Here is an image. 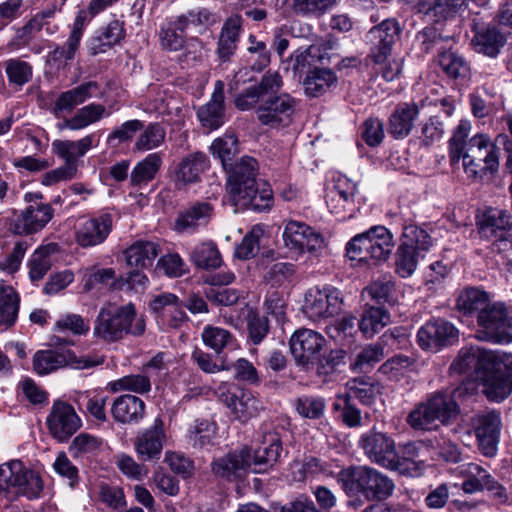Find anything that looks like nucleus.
Here are the masks:
<instances>
[{
  "label": "nucleus",
  "instance_id": "nucleus-1",
  "mask_svg": "<svg viewBox=\"0 0 512 512\" xmlns=\"http://www.w3.org/2000/svg\"><path fill=\"white\" fill-rule=\"evenodd\" d=\"M210 150L213 156L221 161L224 169L230 172L226 187L228 202L236 208L258 212L267 211L272 207V190L269 187L260 189L256 182L257 161L245 156L239 162L233 163L239 152L238 140L234 134L216 138Z\"/></svg>",
  "mask_w": 512,
  "mask_h": 512
},
{
  "label": "nucleus",
  "instance_id": "nucleus-2",
  "mask_svg": "<svg viewBox=\"0 0 512 512\" xmlns=\"http://www.w3.org/2000/svg\"><path fill=\"white\" fill-rule=\"evenodd\" d=\"M145 328V319L137 314L134 304L108 303L100 309L93 333L106 342H115L126 335L141 336Z\"/></svg>",
  "mask_w": 512,
  "mask_h": 512
},
{
  "label": "nucleus",
  "instance_id": "nucleus-3",
  "mask_svg": "<svg viewBox=\"0 0 512 512\" xmlns=\"http://www.w3.org/2000/svg\"><path fill=\"white\" fill-rule=\"evenodd\" d=\"M460 414V406L447 391H436L419 402L408 413L407 424L417 431L437 430L440 425L447 426Z\"/></svg>",
  "mask_w": 512,
  "mask_h": 512
},
{
  "label": "nucleus",
  "instance_id": "nucleus-4",
  "mask_svg": "<svg viewBox=\"0 0 512 512\" xmlns=\"http://www.w3.org/2000/svg\"><path fill=\"white\" fill-rule=\"evenodd\" d=\"M512 392V354L482 348V394L491 402H502Z\"/></svg>",
  "mask_w": 512,
  "mask_h": 512
},
{
  "label": "nucleus",
  "instance_id": "nucleus-5",
  "mask_svg": "<svg viewBox=\"0 0 512 512\" xmlns=\"http://www.w3.org/2000/svg\"><path fill=\"white\" fill-rule=\"evenodd\" d=\"M337 482L348 496L361 493L367 499H387L394 489V483L386 475L361 465L342 469L337 475Z\"/></svg>",
  "mask_w": 512,
  "mask_h": 512
},
{
  "label": "nucleus",
  "instance_id": "nucleus-6",
  "mask_svg": "<svg viewBox=\"0 0 512 512\" xmlns=\"http://www.w3.org/2000/svg\"><path fill=\"white\" fill-rule=\"evenodd\" d=\"M393 246L392 233L384 226H373L366 232L355 235L347 243L346 253L351 260L385 261Z\"/></svg>",
  "mask_w": 512,
  "mask_h": 512
},
{
  "label": "nucleus",
  "instance_id": "nucleus-7",
  "mask_svg": "<svg viewBox=\"0 0 512 512\" xmlns=\"http://www.w3.org/2000/svg\"><path fill=\"white\" fill-rule=\"evenodd\" d=\"M482 341L507 345L512 342V307L491 302L482 291Z\"/></svg>",
  "mask_w": 512,
  "mask_h": 512
},
{
  "label": "nucleus",
  "instance_id": "nucleus-8",
  "mask_svg": "<svg viewBox=\"0 0 512 512\" xmlns=\"http://www.w3.org/2000/svg\"><path fill=\"white\" fill-rule=\"evenodd\" d=\"M472 125L469 120L463 119L453 131L449 139V157L451 164L463 160V169L468 178L477 180L479 176L480 135H470Z\"/></svg>",
  "mask_w": 512,
  "mask_h": 512
},
{
  "label": "nucleus",
  "instance_id": "nucleus-9",
  "mask_svg": "<svg viewBox=\"0 0 512 512\" xmlns=\"http://www.w3.org/2000/svg\"><path fill=\"white\" fill-rule=\"evenodd\" d=\"M43 490L40 474L21 461L12 460L0 466V492H11L28 499L37 498Z\"/></svg>",
  "mask_w": 512,
  "mask_h": 512
},
{
  "label": "nucleus",
  "instance_id": "nucleus-10",
  "mask_svg": "<svg viewBox=\"0 0 512 512\" xmlns=\"http://www.w3.org/2000/svg\"><path fill=\"white\" fill-rule=\"evenodd\" d=\"M342 299L340 291L330 285L312 287L304 297L302 311L311 321H321L332 318L341 310Z\"/></svg>",
  "mask_w": 512,
  "mask_h": 512
},
{
  "label": "nucleus",
  "instance_id": "nucleus-11",
  "mask_svg": "<svg viewBox=\"0 0 512 512\" xmlns=\"http://www.w3.org/2000/svg\"><path fill=\"white\" fill-rule=\"evenodd\" d=\"M285 246L298 255L319 256L326 247L324 236L304 222L289 220L283 231Z\"/></svg>",
  "mask_w": 512,
  "mask_h": 512
},
{
  "label": "nucleus",
  "instance_id": "nucleus-12",
  "mask_svg": "<svg viewBox=\"0 0 512 512\" xmlns=\"http://www.w3.org/2000/svg\"><path fill=\"white\" fill-rule=\"evenodd\" d=\"M113 223V215L108 211L83 216L75 228V242L85 249L101 245L110 235Z\"/></svg>",
  "mask_w": 512,
  "mask_h": 512
},
{
  "label": "nucleus",
  "instance_id": "nucleus-13",
  "mask_svg": "<svg viewBox=\"0 0 512 512\" xmlns=\"http://www.w3.org/2000/svg\"><path fill=\"white\" fill-rule=\"evenodd\" d=\"M217 395L234 417L241 422L256 417L263 409L261 401L251 391L235 385H221L217 389Z\"/></svg>",
  "mask_w": 512,
  "mask_h": 512
},
{
  "label": "nucleus",
  "instance_id": "nucleus-14",
  "mask_svg": "<svg viewBox=\"0 0 512 512\" xmlns=\"http://www.w3.org/2000/svg\"><path fill=\"white\" fill-rule=\"evenodd\" d=\"M459 332L450 322L436 319L426 322L417 332V342L426 351L438 352L458 342Z\"/></svg>",
  "mask_w": 512,
  "mask_h": 512
},
{
  "label": "nucleus",
  "instance_id": "nucleus-15",
  "mask_svg": "<svg viewBox=\"0 0 512 512\" xmlns=\"http://www.w3.org/2000/svg\"><path fill=\"white\" fill-rule=\"evenodd\" d=\"M51 436L58 442H66L81 427L82 422L73 406L56 400L46 418Z\"/></svg>",
  "mask_w": 512,
  "mask_h": 512
},
{
  "label": "nucleus",
  "instance_id": "nucleus-16",
  "mask_svg": "<svg viewBox=\"0 0 512 512\" xmlns=\"http://www.w3.org/2000/svg\"><path fill=\"white\" fill-rule=\"evenodd\" d=\"M359 446L373 463L388 469L397 467L398 453L395 442L387 434L369 431L361 436Z\"/></svg>",
  "mask_w": 512,
  "mask_h": 512
},
{
  "label": "nucleus",
  "instance_id": "nucleus-17",
  "mask_svg": "<svg viewBox=\"0 0 512 512\" xmlns=\"http://www.w3.org/2000/svg\"><path fill=\"white\" fill-rule=\"evenodd\" d=\"M295 100L287 93L268 97L257 108L258 120L271 127L287 126L295 112Z\"/></svg>",
  "mask_w": 512,
  "mask_h": 512
},
{
  "label": "nucleus",
  "instance_id": "nucleus-18",
  "mask_svg": "<svg viewBox=\"0 0 512 512\" xmlns=\"http://www.w3.org/2000/svg\"><path fill=\"white\" fill-rule=\"evenodd\" d=\"M53 208L46 203H35L14 213L10 229L15 234H32L43 229L53 217Z\"/></svg>",
  "mask_w": 512,
  "mask_h": 512
},
{
  "label": "nucleus",
  "instance_id": "nucleus-19",
  "mask_svg": "<svg viewBox=\"0 0 512 512\" xmlns=\"http://www.w3.org/2000/svg\"><path fill=\"white\" fill-rule=\"evenodd\" d=\"M325 344L326 340L322 334L307 328L296 330L290 338L291 353L301 364H308L316 360Z\"/></svg>",
  "mask_w": 512,
  "mask_h": 512
},
{
  "label": "nucleus",
  "instance_id": "nucleus-20",
  "mask_svg": "<svg viewBox=\"0 0 512 512\" xmlns=\"http://www.w3.org/2000/svg\"><path fill=\"white\" fill-rule=\"evenodd\" d=\"M166 440L163 420L157 417L150 427L138 433L134 442L135 451L143 461L157 460L161 456Z\"/></svg>",
  "mask_w": 512,
  "mask_h": 512
},
{
  "label": "nucleus",
  "instance_id": "nucleus-21",
  "mask_svg": "<svg viewBox=\"0 0 512 512\" xmlns=\"http://www.w3.org/2000/svg\"><path fill=\"white\" fill-rule=\"evenodd\" d=\"M400 28L395 20H384L373 27L367 34L371 43V56L375 63H384L392 50V46L399 38Z\"/></svg>",
  "mask_w": 512,
  "mask_h": 512
},
{
  "label": "nucleus",
  "instance_id": "nucleus-22",
  "mask_svg": "<svg viewBox=\"0 0 512 512\" xmlns=\"http://www.w3.org/2000/svg\"><path fill=\"white\" fill-rule=\"evenodd\" d=\"M95 134H88L78 140H54L52 149L64 163L78 171L80 159L92 148L98 145Z\"/></svg>",
  "mask_w": 512,
  "mask_h": 512
},
{
  "label": "nucleus",
  "instance_id": "nucleus-23",
  "mask_svg": "<svg viewBox=\"0 0 512 512\" xmlns=\"http://www.w3.org/2000/svg\"><path fill=\"white\" fill-rule=\"evenodd\" d=\"M250 465L251 454L248 448L243 447L215 459L211 464V469L215 476L231 480L240 477Z\"/></svg>",
  "mask_w": 512,
  "mask_h": 512
},
{
  "label": "nucleus",
  "instance_id": "nucleus-24",
  "mask_svg": "<svg viewBox=\"0 0 512 512\" xmlns=\"http://www.w3.org/2000/svg\"><path fill=\"white\" fill-rule=\"evenodd\" d=\"M201 125L209 131L218 129L224 123V83L216 81L210 101L197 111Z\"/></svg>",
  "mask_w": 512,
  "mask_h": 512
},
{
  "label": "nucleus",
  "instance_id": "nucleus-25",
  "mask_svg": "<svg viewBox=\"0 0 512 512\" xmlns=\"http://www.w3.org/2000/svg\"><path fill=\"white\" fill-rule=\"evenodd\" d=\"M209 168V159L202 152L191 153L181 159L175 170L178 187L200 181L201 175Z\"/></svg>",
  "mask_w": 512,
  "mask_h": 512
},
{
  "label": "nucleus",
  "instance_id": "nucleus-26",
  "mask_svg": "<svg viewBox=\"0 0 512 512\" xmlns=\"http://www.w3.org/2000/svg\"><path fill=\"white\" fill-rule=\"evenodd\" d=\"M111 414L118 423L137 424L144 418L145 403L137 396L121 395L113 401Z\"/></svg>",
  "mask_w": 512,
  "mask_h": 512
},
{
  "label": "nucleus",
  "instance_id": "nucleus-27",
  "mask_svg": "<svg viewBox=\"0 0 512 512\" xmlns=\"http://www.w3.org/2000/svg\"><path fill=\"white\" fill-rule=\"evenodd\" d=\"M98 90L99 84L96 81H87L62 92L54 103L55 115L59 116L63 112H72L75 107L95 96Z\"/></svg>",
  "mask_w": 512,
  "mask_h": 512
},
{
  "label": "nucleus",
  "instance_id": "nucleus-28",
  "mask_svg": "<svg viewBox=\"0 0 512 512\" xmlns=\"http://www.w3.org/2000/svg\"><path fill=\"white\" fill-rule=\"evenodd\" d=\"M98 90L99 84L96 81H87L62 92L54 103L55 115L59 116L63 112H72L75 107L95 96Z\"/></svg>",
  "mask_w": 512,
  "mask_h": 512
},
{
  "label": "nucleus",
  "instance_id": "nucleus-29",
  "mask_svg": "<svg viewBox=\"0 0 512 512\" xmlns=\"http://www.w3.org/2000/svg\"><path fill=\"white\" fill-rule=\"evenodd\" d=\"M126 36L125 23L119 19L111 20L98 31L89 42V51L92 55L105 53L115 45L121 43Z\"/></svg>",
  "mask_w": 512,
  "mask_h": 512
},
{
  "label": "nucleus",
  "instance_id": "nucleus-30",
  "mask_svg": "<svg viewBox=\"0 0 512 512\" xmlns=\"http://www.w3.org/2000/svg\"><path fill=\"white\" fill-rule=\"evenodd\" d=\"M282 452V443L276 432L264 433L261 444L254 451L251 461L255 466V472L265 471L272 467L279 459Z\"/></svg>",
  "mask_w": 512,
  "mask_h": 512
},
{
  "label": "nucleus",
  "instance_id": "nucleus-31",
  "mask_svg": "<svg viewBox=\"0 0 512 512\" xmlns=\"http://www.w3.org/2000/svg\"><path fill=\"white\" fill-rule=\"evenodd\" d=\"M419 108L416 103L398 105L389 118V133L396 139L407 137L419 115Z\"/></svg>",
  "mask_w": 512,
  "mask_h": 512
},
{
  "label": "nucleus",
  "instance_id": "nucleus-32",
  "mask_svg": "<svg viewBox=\"0 0 512 512\" xmlns=\"http://www.w3.org/2000/svg\"><path fill=\"white\" fill-rule=\"evenodd\" d=\"M501 432V416L496 410L482 413V455L494 457L498 451Z\"/></svg>",
  "mask_w": 512,
  "mask_h": 512
},
{
  "label": "nucleus",
  "instance_id": "nucleus-33",
  "mask_svg": "<svg viewBox=\"0 0 512 512\" xmlns=\"http://www.w3.org/2000/svg\"><path fill=\"white\" fill-rule=\"evenodd\" d=\"M159 251V246L155 242L138 240L124 251V255L129 267L146 269L153 265Z\"/></svg>",
  "mask_w": 512,
  "mask_h": 512
},
{
  "label": "nucleus",
  "instance_id": "nucleus-34",
  "mask_svg": "<svg viewBox=\"0 0 512 512\" xmlns=\"http://www.w3.org/2000/svg\"><path fill=\"white\" fill-rule=\"evenodd\" d=\"M242 26V19L238 15L229 17L220 33L217 53L223 61H228L237 49L239 34Z\"/></svg>",
  "mask_w": 512,
  "mask_h": 512
},
{
  "label": "nucleus",
  "instance_id": "nucleus-35",
  "mask_svg": "<svg viewBox=\"0 0 512 512\" xmlns=\"http://www.w3.org/2000/svg\"><path fill=\"white\" fill-rule=\"evenodd\" d=\"M108 116L109 112L103 104L93 102L83 106L71 118L66 119L63 127L71 131H80Z\"/></svg>",
  "mask_w": 512,
  "mask_h": 512
},
{
  "label": "nucleus",
  "instance_id": "nucleus-36",
  "mask_svg": "<svg viewBox=\"0 0 512 512\" xmlns=\"http://www.w3.org/2000/svg\"><path fill=\"white\" fill-rule=\"evenodd\" d=\"M449 369L452 373L462 375L465 378L479 377L480 347L472 345L462 347Z\"/></svg>",
  "mask_w": 512,
  "mask_h": 512
},
{
  "label": "nucleus",
  "instance_id": "nucleus-37",
  "mask_svg": "<svg viewBox=\"0 0 512 512\" xmlns=\"http://www.w3.org/2000/svg\"><path fill=\"white\" fill-rule=\"evenodd\" d=\"M337 76L330 69L314 68L309 70L304 81V91L309 97H319L336 85Z\"/></svg>",
  "mask_w": 512,
  "mask_h": 512
},
{
  "label": "nucleus",
  "instance_id": "nucleus-38",
  "mask_svg": "<svg viewBox=\"0 0 512 512\" xmlns=\"http://www.w3.org/2000/svg\"><path fill=\"white\" fill-rule=\"evenodd\" d=\"M212 215V207L207 202H200L190 206L176 221L178 231H193L199 226L206 225Z\"/></svg>",
  "mask_w": 512,
  "mask_h": 512
},
{
  "label": "nucleus",
  "instance_id": "nucleus-39",
  "mask_svg": "<svg viewBox=\"0 0 512 512\" xmlns=\"http://www.w3.org/2000/svg\"><path fill=\"white\" fill-rule=\"evenodd\" d=\"M20 305V297L12 286L0 283V327L15 324Z\"/></svg>",
  "mask_w": 512,
  "mask_h": 512
},
{
  "label": "nucleus",
  "instance_id": "nucleus-40",
  "mask_svg": "<svg viewBox=\"0 0 512 512\" xmlns=\"http://www.w3.org/2000/svg\"><path fill=\"white\" fill-rule=\"evenodd\" d=\"M423 445L420 442H409L402 446L398 454L397 467H391V470H397L400 473L417 475L423 466V460H420Z\"/></svg>",
  "mask_w": 512,
  "mask_h": 512
},
{
  "label": "nucleus",
  "instance_id": "nucleus-41",
  "mask_svg": "<svg viewBox=\"0 0 512 512\" xmlns=\"http://www.w3.org/2000/svg\"><path fill=\"white\" fill-rule=\"evenodd\" d=\"M58 249L57 244L51 243L39 247L29 260V276L32 281H39L47 274L52 266V254Z\"/></svg>",
  "mask_w": 512,
  "mask_h": 512
},
{
  "label": "nucleus",
  "instance_id": "nucleus-42",
  "mask_svg": "<svg viewBox=\"0 0 512 512\" xmlns=\"http://www.w3.org/2000/svg\"><path fill=\"white\" fill-rule=\"evenodd\" d=\"M180 32L193 28L197 33H203L214 22V15L206 8L191 9L177 17Z\"/></svg>",
  "mask_w": 512,
  "mask_h": 512
},
{
  "label": "nucleus",
  "instance_id": "nucleus-43",
  "mask_svg": "<svg viewBox=\"0 0 512 512\" xmlns=\"http://www.w3.org/2000/svg\"><path fill=\"white\" fill-rule=\"evenodd\" d=\"M319 53L320 49L314 44L307 48H298L295 50L288 60L293 76L296 77L298 75L301 77L304 72L312 70L311 68L321 59Z\"/></svg>",
  "mask_w": 512,
  "mask_h": 512
},
{
  "label": "nucleus",
  "instance_id": "nucleus-44",
  "mask_svg": "<svg viewBox=\"0 0 512 512\" xmlns=\"http://www.w3.org/2000/svg\"><path fill=\"white\" fill-rule=\"evenodd\" d=\"M66 364V356L55 350H39L32 361L33 371L40 376L50 374Z\"/></svg>",
  "mask_w": 512,
  "mask_h": 512
},
{
  "label": "nucleus",
  "instance_id": "nucleus-45",
  "mask_svg": "<svg viewBox=\"0 0 512 512\" xmlns=\"http://www.w3.org/2000/svg\"><path fill=\"white\" fill-rule=\"evenodd\" d=\"M191 261L199 268H218L222 258L217 246L209 241L197 244L190 252Z\"/></svg>",
  "mask_w": 512,
  "mask_h": 512
},
{
  "label": "nucleus",
  "instance_id": "nucleus-46",
  "mask_svg": "<svg viewBox=\"0 0 512 512\" xmlns=\"http://www.w3.org/2000/svg\"><path fill=\"white\" fill-rule=\"evenodd\" d=\"M379 394L378 386L363 378H355L347 382L345 396L351 400L357 399L363 405H372Z\"/></svg>",
  "mask_w": 512,
  "mask_h": 512
},
{
  "label": "nucleus",
  "instance_id": "nucleus-47",
  "mask_svg": "<svg viewBox=\"0 0 512 512\" xmlns=\"http://www.w3.org/2000/svg\"><path fill=\"white\" fill-rule=\"evenodd\" d=\"M512 227V216L497 208H489L482 212V236L496 234L497 231L505 233Z\"/></svg>",
  "mask_w": 512,
  "mask_h": 512
},
{
  "label": "nucleus",
  "instance_id": "nucleus-48",
  "mask_svg": "<svg viewBox=\"0 0 512 512\" xmlns=\"http://www.w3.org/2000/svg\"><path fill=\"white\" fill-rule=\"evenodd\" d=\"M400 244L425 255L432 247L433 241L431 236L423 228L416 224H407L403 227Z\"/></svg>",
  "mask_w": 512,
  "mask_h": 512
},
{
  "label": "nucleus",
  "instance_id": "nucleus-49",
  "mask_svg": "<svg viewBox=\"0 0 512 512\" xmlns=\"http://www.w3.org/2000/svg\"><path fill=\"white\" fill-rule=\"evenodd\" d=\"M389 322L390 315L386 310L379 307H370L364 311L359 322V328L366 337L371 338Z\"/></svg>",
  "mask_w": 512,
  "mask_h": 512
},
{
  "label": "nucleus",
  "instance_id": "nucleus-50",
  "mask_svg": "<svg viewBox=\"0 0 512 512\" xmlns=\"http://www.w3.org/2000/svg\"><path fill=\"white\" fill-rule=\"evenodd\" d=\"M201 336L203 343L218 354L225 348L234 346L236 342L228 330L212 325L205 326Z\"/></svg>",
  "mask_w": 512,
  "mask_h": 512
},
{
  "label": "nucleus",
  "instance_id": "nucleus-51",
  "mask_svg": "<svg viewBox=\"0 0 512 512\" xmlns=\"http://www.w3.org/2000/svg\"><path fill=\"white\" fill-rule=\"evenodd\" d=\"M166 138V131L159 123H150L142 128L134 144V150L146 152L160 147Z\"/></svg>",
  "mask_w": 512,
  "mask_h": 512
},
{
  "label": "nucleus",
  "instance_id": "nucleus-52",
  "mask_svg": "<svg viewBox=\"0 0 512 512\" xmlns=\"http://www.w3.org/2000/svg\"><path fill=\"white\" fill-rule=\"evenodd\" d=\"M162 160L158 153L149 154L144 160L139 162L131 173V183L141 186L147 184L155 177L160 169Z\"/></svg>",
  "mask_w": 512,
  "mask_h": 512
},
{
  "label": "nucleus",
  "instance_id": "nucleus-53",
  "mask_svg": "<svg viewBox=\"0 0 512 512\" xmlns=\"http://www.w3.org/2000/svg\"><path fill=\"white\" fill-rule=\"evenodd\" d=\"M424 256L419 251L400 244L395 254L396 273L402 278L410 277Z\"/></svg>",
  "mask_w": 512,
  "mask_h": 512
},
{
  "label": "nucleus",
  "instance_id": "nucleus-54",
  "mask_svg": "<svg viewBox=\"0 0 512 512\" xmlns=\"http://www.w3.org/2000/svg\"><path fill=\"white\" fill-rule=\"evenodd\" d=\"M108 388L113 392L131 391L134 393H147L151 389V383L147 376L142 374L128 375L108 383Z\"/></svg>",
  "mask_w": 512,
  "mask_h": 512
},
{
  "label": "nucleus",
  "instance_id": "nucleus-55",
  "mask_svg": "<svg viewBox=\"0 0 512 512\" xmlns=\"http://www.w3.org/2000/svg\"><path fill=\"white\" fill-rule=\"evenodd\" d=\"M479 377L465 378L462 383L452 392L454 400L464 407L473 409L479 398Z\"/></svg>",
  "mask_w": 512,
  "mask_h": 512
},
{
  "label": "nucleus",
  "instance_id": "nucleus-56",
  "mask_svg": "<svg viewBox=\"0 0 512 512\" xmlns=\"http://www.w3.org/2000/svg\"><path fill=\"white\" fill-rule=\"evenodd\" d=\"M184 32H180L177 20L168 21L160 26L159 40L163 49L178 51L184 46Z\"/></svg>",
  "mask_w": 512,
  "mask_h": 512
},
{
  "label": "nucleus",
  "instance_id": "nucleus-57",
  "mask_svg": "<svg viewBox=\"0 0 512 512\" xmlns=\"http://www.w3.org/2000/svg\"><path fill=\"white\" fill-rule=\"evenodd\" d=\"M336 0H292L293 12L303 17H319L325 14Z\"/></svg>",
  "mask_w": 512,
  "mask_h": 512
},
{
  "label": "nucleus",
  "instance_id": "nucleus-58",
  "mask_svg": "<svg viewBox=\"0 0 512 512\" xmlns=\"http://www.w3.org/2000/svg\"><path fill=\"white\" fill-rule=\"evenodd\" d=\"M349 396L338 395L333 403L334 410L341 411V419L343 423L350 427H359L362 425L361 411L353 404Z\"/></svg>",
  "mask_w": 512,
  "mask_h": 512
},
{
  "label": "nucleus",
  "instance_id": "nucleus-59",
  "mask_svg": "<svg viewBox=\"0 0 512 512\" xmlns=\"http://www.w3.org/2000/svg\"><path fill=\"white\" fill-rule=\"evenodd\" d=\"M413 360L405 355H397L383 363L378 372L389 380L398 381L411 368Z\"/></svg>",
  "mask_w": 512,
  "mask_h": 512
},
{
  "label": "nucleus",
  "instance_id": "nucleus-60",
  "mask_svg": "<svg viewBox=\"0 0 512 512\" xmlns=\"http://www.w3.org/2000/svg\"><path fill=\"white\" fill-rule=\"evenodd\" d=\"M383 358L384 351L380 345H368L355 356L354 361L351 363V368L358 372H364Z\"/></svg>",
  "mask_w": 512,
  "mask_h": 512
},
{
  "label": "nucleus",
  "instance_id": "nucleus-61",
  "mask_svg": "<svg viewBox=\"0 0 512 512\" xmlns=\"http://www.w3.org/2000/svg\"><path fill=\"white\" fill-rule=\"evenodd\" d=\"M480 290L475 287L463 289L457 298V309L464 315H475L480 323Z\"/></svg>",
  "mask_w": 512,
  "mask_h": 512
},
{
  "label": "nucleus",
  "instance_id": "nucleus-62",
  "mask_svg": "<svg viewBox=\"0 0 512 512\" xmlns=\"http://www.w3.org/2000/svg\"><path fill=\"white\" fill-rule=\"evenodd\" d=\"M5 72L9 82L23 86L32 78V67L29 63L20 59H9L5 62Z\"/></svg>",
  "mask_w": 512,
  "mask_h": 512
},
{
  "label": "nucleus",
  "instance_id": "nucleus-63",
  "mask_svg": "<svg viewBox=\"0 0 512 512\" xmlns=\"http://www.w3.org/2000/svg\"><path fill=\"white\" fill-rule=\"evenodd\" d=\"M442 70L452 78L465 77L469 67L464 59L450 51L444 52L439 57Z\"/></svg>",
  "mask_w": 512,
  "mask_h": 512
},
{
  "label": "nucleus",
  "instance_id": "nucleus-64",
  "mask_svg": "<svg viewBox=\"0 0 512 512\" xmlns=\"http://www.w3.org/2000/svg\"><path fill=\"white\" fill-rule=\"evenodd\" d=\"M295 408L304 418L318 419L325 410V401L320 397L303 396L296 400Z\"/></svg>",
  "mask_w": 512,
  "mask_h": 512
}]
</instances>
